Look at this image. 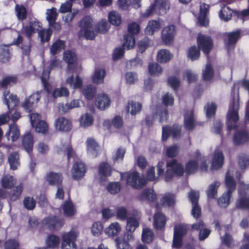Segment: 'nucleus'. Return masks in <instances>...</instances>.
<instances>
[{
	"instance_id": "nucleus-1",
	"label": "nucleus",
	"mask_w": 249,
	"mask_h": 249,
	"mask_svg": "<svg viewBox=\"0 0 249 249\" xmlns=\"http://www.w3.org/2000/svg\"><path fill=\"white\" fill-rule=\"evenodd\" d=\"M195 160H190L186 164L185 171L188 174L195 173L198 168L197 161L201 160L199 153L197 151L195 153ZM167 170L165 174V180L169 181L174 176H182L184 169L182 165L177 162L175 160H173L166 164Z\"/></svg>"
},
{
	"instance_id": "nucleus-2",
	"label": "nucleus",
	"mask_w": 249,
	"mask_h": 249,
	"mask_svg": "<svg viewBox=\"0 0 249 249\" xmlns=\"http://www.w3.org/2000/svg\"><path fill=\"white\" fill-rule=\"evenodd\" d=\"M81 29L78 33V37L92 40L97 35V31L93 25V20L90 16L85 17L80 22Z\"/></svg>"
},
{
	"instance_id": "nucleus-3",
	"label": "nucleus",
	"mask_w": 249,
	"mask_h": 249,
	"mask_svg": "<svg viewBox=\"0 0 249 249\" xmlns=\"http://www.w3.org/2000/svg\"><path fill=\"white\" fill-rule=\"evenodd\" d=\"M239 108L238 95H234L232 101L230 105L229 111L227 114V125L229 129H232L235 128V125L233 124L239 120L238 110Z\"/></svg>"
},
{
	"instance_id": "nucleus-4",
	"label": "nucleus",
	"mask_w": 249,
	"mask_h": 249,
	"mask_svg": "<svg viewBox=\"0 0 249 249\" xmlns=\"http://www.w3.org/2000/svg\"><path fill=\"white\" fill-rule=\"evenodd\" d=\"M78 236L79 232L74 230L64 233L61 236V249H77L75 242Z\"/></svg>"
},
{
	"instance_id": "nucleus-5",
	"label": "nucleus",
	"mask_w": 249,
	"mask_h": 249,
	"mask_svg": "<svg viewBox=\"0 0 249 249\" xmlns=\"http://www.w3.org/2000/svg\"><path fill=\"white\" fill-rule=\"evenodd\" d=\"M239 189V198L236 202L237 208L249 210V185L240 182Z\"/></svg>"
},
{
	"instance_id": "nucleus-6",
	"label": "nucleus",
	"mask_w": 249,
	"mask_h": 249,
	"mask_svg": "<svg viewBox=\"0 0 249 249\" xmlns=\"http://www.w3.org/2000/svg\"><path fill=\"white\" fill-rule=\"evenodd\" d=\"M170 8V4L166 0H156L155 3L147 8L142 14V17L146 18L151 16L154 11L165 13Z\"/></svg>"
},
{
	"instance_id": "nucleus-7",
	"label": "nucleus",
	"mask_w": 249,
	"mask_h": 249,
	"mask_svg": "<svg viewBox=\"0 0 249 249\" xmlns=\"http://www.w3.org/2000/svg\"><path fill=\"white\" fill-rule=\"evenodd\" d=\"M121 176L122 178H126L127 184L133 188H140L145 183V180L137 172L121 174Z\"/></svg>"
},
{
	"instance_id": "nucleus-8",
	"label": "nucleus",
	"mask_w": 249,
	"mask_h": 249,
	"mask_svg": "<svg viewBox=\"0 0 249 249\" xmlns=\"http://www.w3.org/2000/svg\"><path fill=\"white\" fill-rule=\"evenodd\" d=\"M197 42L199 48L205 53H209L212 49L213 42L209 36L199 34L197 38Z\"/></svg>"
},
{
	"instance_id": "nucleus-9",
	"label": "nucleus",
	"mask_w": 249,
	"mask_h": 249,
	"mask_svg": "<svg viewBox=\"0 0 249 249\" xmlns=\"http://www.w3.org/2000/svg\"><path fill=\"white\" fill-rule=\"evenodd\" d=\"M188 197L192 204V214L195 218H198L201 214V209L198 204L197 201L199 197L197 192L191 191Z\"/></svg>"
},
{
	"instance_id": "nucleus-10",
	"label": "nucleus",
	"mask_w": 249,
	"mask_h": 249,
	"mask_svg": "<svg viewBox=\"0 0 249 249\" xmlns=\"http://www.w3.org/2000/svg\"><path fill=\"white\" fill-rule=\"evenodd\" d=\"M176 28L173 25L164 27L162 30L161 38L162 41L166 44L171 43L176 35Z\"/></svg>"
},
{
	"instance_id": "nucleus-11",
	"label": "nucleus",
	"mask_w": 249,
	"mask_h": 249,
	"mask_svg": "<svg viewBox=\"0 0 249 249\" xmlns=\"http://www.w3.org/2000/svg\"><path fill=\"white\" fill-rule=\"evenodd\" d=\"M186 232V227L183 225L175 226L174 228V234L173 246L176 248H179L182 245V236Z\"/></svg>"
},
{
	"instance_id": "nucleus-12",
	"label": "nucleus",
	"mask_w": 249,
	"mask_h": 249,
	"mask_svg": "<svg viewBox=\"0 0 249 249\" xmlns=\"http://www.w3.org/2000/svg\"><path fill=\"white\" fill-rule=\"evenodd\" d=\"M86 172L85 165L82 162H75L72 166L71 173L73 179L79 180L82 178Z\"/></svg>"
},
{
	"instance_id": "nucleus-13",
	"label": "nucleus",
	"mask_w": 249,
	"mask_h": 249,
	"mask_svg": "<svg viewBox=\"0 0 249 249\" xmlns=\"http://www.w3.org/2000/svg\"><path fill=\"white\" fill-rule=\"evenodd\" d=\"M63 58L66 63H68V70L69 72L74 71L77 67L76 62L77 57L75 53L70 51H68L64 53Z\"/></svg>"
},
{
	"instance_id": "nucleus-14",
	"label": "nucleus",
	"mask_w": 249,
	"mask_h": 249,
	"mask_svg": "<svg viewBox=\"0 0 249 249\" xmlns=\"http://www.w3.org/2000/svg\"><path fill=\"white\" fill-rule=\"evenodd\" d=\"M42 223L50 229H58L63 225L64 220L55 216H50L44 219Z\"/></svg>"
},
{
	"instance_id": "nucleus-15",
	"label": "nucleus",
	"mask_w": 249,
	"mask_h": 249,
	"mask_svg": "<svg viewBox=\"0 0 249 249\" xmlns=\"http://www.w3.org/2000/svg\"><path fill=\"white\" fill-rule=\"evenodd\" d=\"M45 89L49 94V96L53 98H56L61 96H68L69 91L68 89L64 87L52 89L50 85H45Z\"/></svg>"
},
{
	"instance_id": "nucleus-16",
	"label": "nucleus",
	"mask_w": 249,
	"mask_h": 249,
	"mask_svg": "<svg viewBox=\"0 0 249 249\" xmlns=\"http://www.w3.org/2000/svg\"><path fill=\"white\" fill-rule=\"evenodd\" d=\"M23 187L20 184L18 186L14 187L13 190L9 192L6 191L3 194H0V195L5 198H9V200L11 201H16L18 200L21 195Z\"/></svg>"
},
{
	"instance_id": "nucleus-17",
	"label": "nucleus",
	"mask_w": 249,
	"mask_h": 249,
	"mask_svg": "<svg viewBox=\"0 0 249 249\" xmlns=\"http://www.w3.org/2000/svg\"><path fill=\"white\" fill-rule=\"evenodd\" d=\"M180 128L179 126L174 125L172 127L167 126L162 127V140H166L169 135H172L173 138H177L180 134Z\"/></svg>"
},
{
	"instance_id": "nucleus-18",
	"label": "nucleus",
	"mask_w": 249,
	"mask_h": 249,
	"mask_svg": "<svg viewBox=\"0 0 249 249\" xmlns=\"http://www.w3.org/2000/svg\"><path fill=\"white\" fill-rule=\"evenodd\" d=\"M233 170H229L226 173L225 179V184L227 189V193L231 194L236 188V184L233 178Z\"/></svg>"
},
{
	"instance_id": "nucleus-19",
	"label": "nucleus",
	"mask_w": 249,
	"mask_h": 249,
	"mask_svg": "<svg viewBox=\"0 0 249 249\" xmlns=\"http://www.w3.org/2000/svg\"><path fill=\"white\" fill-rule=\"evenodd\" d=\"M86 143L88 154L92 157H96L98 154L99 147L95 139L89 138L87 140Z\"/></svg>"
},
{
	"instance_id": "nucleus-20",
	"label": "nucleus",
	"mask_w": 249,
	"mask_h": 249,
	"mask_svg": "<svg viewBox=\"0 0 249 249\" xmlns=\"http://www.w3.org/2000/svg\"><path fill=\"white\" fill-rule=\"evenodd\" d=\"M3 100L9 109L14 108L19 103L17 96L10 93L9 91H5L3 92Z\"/></svg>"
},
{
	"instance_id": "nucleus-21",
	"label": "nucleus",
	"mask_w": 249,
	"mask_h": 249,
	"mask_svg": "<svg viewBox=\"0 0 249 249\" xmlns=\"http://www.w3.org/2000/svg\"><path fill=\"white\" fill-rule=\"evenodd\" d=\"M72 125L71 121L64 117L58 118L55 122V128L61 131H68L71 128Z\"/></svg>"
},
{
	"instance_id": "nucleus-22",
	"label": "nucleus",
	"mask_w": 249,
	"mask_h": 249,
	"mask_svg": "<svg viewBox=\"0 0 249 249\" xmlns=\"http://www.w3.org/2000/svg\"><path fill=\"white\" fill-rule=\"evenodd\" d=\"M224 161V156L222 152L219 150L215 151L213 156L212 169H218L221 167Z\"/></svg>"
},
{
	"instance_id": "nucleus-23",
	"label": "nucleus",
	"mask_w": 249,
	"mask_h": 249,
	"mask_svg": "<svg viewBox=\"0 0 249 249\" xmlns=\"http://www.w3.org/2000/svg\"><path fill=\"white\" fill-rule=\"evenodd\" d=\"M164 161L159 162L157 165L158 168V176L156 177L155 174L154 167H152L149 169L147 172V178L148 180L153 181L156 179L159 176L162 175L164 173Z\"/></svg>"
},
{
	"instance_id": "nucleus-24",
	"label": "nucleus",
	"mask_w": 249,
	"mask_h": 249,
	"mask_svg": "<svg viewBox=\"0 0 249 249\" xmlns=\"http://www.w3.org/2000/svg\"><path fill=\"white\" fill-rule=\"evenodd\" d=\"M96 103L98 108L101 110H105L109 107L110 100L106 94L100 93L97 96Z\"/></svg>"
},
{
	"instance_id": "nucleus-25",
	"label": "nucleus",
	"mask_w": 249,
	"mask_h": 249,
	"mask_svg": "<svg viewBox=\"0 0 249 249\" xmlns=\"http://www.w3.org/2000/svg\"><path fill=\"white\" fill-rule=\"evenodd\" d=\"M40 27L39 23L36 21L31 22L27 26L23 27L21 32L22 34L30 37L32 34L39 30Z\"/></svg>"
},
{
	"instance_id": "nucleus-26",
	"label": "nucleus",
	"mask_w": 249,
	"mask_h": 249,
	"mask_svg": "<svg viewBox=\"0 0 249 249\" xmlns=\"http://www.w3.org/2000/svg\"><path fill=\"white\" fill-rule=\"evenodd\" d=\"M141 217L140 213L137 215L132 216L127 219L126 230L130 232L134 231L139 225V220Z\"/></svg>"
},
{
	"instance_id": "nucleus-27",
	"label": "nucleus",
	"mask_w": 249,
	"mask_h": 249,
	"mask_svg": "<svg viewBox=\"0 0 249 249\" xmlns=\"http://www.w3.org/2000/svg\"><path fill=\"white\" fill-rule=\"evenodd\" d=\"M84 105V102L80 99L73 100L70 103H67L65 105L60 104L58 106L59 109L65 112L73 108L79 107Z\"/></svg>"
},
{
	"instance_id": "nucleus-28",
	"label": "nucleus",
	"mask_w": 249,
	"mask_h": 249,
	"mask_svg": "<svg viewBox=\"0 0 249 249\" xmlns=\"http://www.w3.org/2000/svg\"><path fill=\"white\" fill-rule=\"evenodd\" d=\"M240 37L239 31L231 32L228 34V38L225 39V44L228 50L231 48Z\"/></svg>"
},
{
	"instance_id": "nucleus-29",
	"label": "nucleus",
	"mask_w": 249,
	"mask_h": 249,
	"mask_svg": "<svg viewBox=\"0 0 249 249\" xmlns=\"http://www.w3.org/2000/svg\"><path fill=\"white\" fill-rule=\"evenodd\" d=\"M161 24L159 21L155 20L149 21L144 29L145 34L147 35H153L155 32L160 30Z\"/></svg>"
},
{
	"instance_id": "nucleus-30",
	"label": "nucleus",
	"mask_w": 249,
	"mask_h": 249,
	"mask_svg": "<svg viewBox=\"0 0 249 249\" xmlns=\"http://www.w3.org/2000/svg\"><path fill=\"white\" fill-rule=\"evenodd\" d=\"M249 139V134L245 130H239L236 132L233 137V142L236 145L244 143Z\"/></svg>"
},
{
	"instance_id": "nucleus-31",
	"label": "nucleus",
	"mask_w": 249,
	"mask_h": 249,
	"mask_svg": "<svg viewBox=\"0 0 249 249\" xmlns=\"http://www.w3.org/2000/svg\"><path fill=\"white\" fill-rule=\"evenodd\" d=\"M105 76L106 71L104 69L96 68L92 76L93 83L96 84L102 83L104 82Z\"/></svg>"
},
{
	"instance_id": "nucleus-32",
	"label": "nucleus",
	"mask_w": 249,
	"mask_h": 249,
	"mask_svg": "<svg viewBox=\"0 0 249 249\" xmlns=\"http://www.w3.org/2000/svg\"><path fill=\"white\" fill-rule=\"evenodd\" d=\"M66 83L73 89H80L83 85V81L78 75L74 77L73 75L69 76L66 80Z\"/></svg>"
},
{
	"instance_id": "nucleus-33",
	"label": "nucleus",
	"mask_w": 249,
	"mask_h": 249,
	"mask_svg": "<svg viewBox=\"0 0 249 249\" xmlns=\"http://www.w3.org/2000/svg\"><path fill=\"white\" fill-rule=\"evenodd\" d=\"M154 226L158 230L161 229L165 225L166 219L160 212L156 213L153 216Z\"/></svg>"
},
{
	"instance_id": "nucleus-34",
	"label": "nucleus",
	"mask_w": 249,
	"mask_h": 249,
	"mask_svg": "<svg viewBox=\"0 0 249 249\" xmlns=\"http://www.w3.org/2000/svg\"><path fill=\"white\" fill-rule=\"evenodd\" d=\"M93 117L91 114L84 113L79 118L80 126L83 128L88 127L93 124Z\"/></svg>"
},
{
	"instance_id": "nucleus-35",
	"label": "nucleus",
	"mask_w": 249,
	"mask_h": 249,
	"mask_svg": "<svg viewBox=\"0 0 249 249\" xmlns=\"http://www.w3.org/2000/svg\"><path fill=\"white\" fill-rule=\"evenodd\" d=\"M160 204L164 207L173 206L176 203L175 196L174 194L166 193L160 198Z\"/></svg>"
},
{
	"instance_id": "nucleus-36",
	"label": "nucleus",
	"mask_w": 249,
	"mask_h": 249,
	"mask_svg": "<svg viewBox=\"0 0 249 249\" xmlns=\"http://www.w3.org/2000/svg\"><path fill=\"white\" fill-rule=\"evenodd\" d=\"M41 91H37L30 96L28 100L25 101L22 104V106L25 109H29L33 104L37 103L40 99Z\"/></svg>"
},
{
	"instance_id": "nucleus-37",
	"label": "nucleus",
	"mask_w": 249,
	"mask_h": 249,
	"mask_svg": "<svg viewBox=\"0 0 249 249\" xmlns=\"http://www.w3.org/2000/svg\"><path fill=\"white\" fill-rule=\"evenodd\" d=\"M121 231V227L119 223L115 222L111 223L105 230L106 233L110 236H114L119 234Z\"/></svg>"
},
{
	"instance_id": "nucleus-38",
	"label": "nucleus",
	"mask_w": 249,
	"mask_h": 249,
	"mask_svg": "<svg viewBox=\"0 0 249 249\" xmlns=\"http://www.w3.org/2000/svg\"><path fill=\"white\" fill-rule=\"evenodd\" d=\"M172 57L173 55L166 49L160 50L157 54V59L160 63H166L169 61Z\"/></svg>"
},
{
	"instance_id": "nucleus-39",
	"label": "nucleus",
	"mask_w": 249,
	"mask_h": 249,
	"mask_svg": "<svg viewBox=\"0 0 249 249\" xmlns=\"http://www.w3.org/2000/svg\"><path fill=\"white\" fill-rule=\"evenodd\" d=\"M112 168L107 163L102 162L99 166V175L101 178L110 176L112 172Z\"/></svg>"
},
{
	"instance_id": "nucleus-40",
	"label": "nucleus",
	"mask_w": 249,
	"mask_h": 249,
	"mask_svg": "<svg viewBox=\"0 0 249 249\" xmlns=\"http://www.w3.org/2000/svg\"><path fill=\"white\" fill-rule=\"evenodd\" d=\"M20 132L18 126L13 124L9 126L8 132L6 134V136L8 139H11L12 141H16L19 137Z\"/></svg>"
},
{
	"instance_id": "nucleus-41",
	"label": "nucleus",
	"mask_w": 249,
	"mask_h": 249,
	"mask_svg": "<svg viewBox=\"0 0 249 249\" xmlns=\"http://www.w3.org/2000/svg\"><path fill=\"white\" fill-rule=\"evenodd\" d=\"M220 185L219 181H214L210 184L206 191V194L209 198H213L217 195V190Z\"/></svg>"
},
{
	"instance_id": "nucleus-42",
	"label": "nucleus",
	"mask_w": 249,
	"mask_h": 249,
	"mask_svg": "<svg viewBox=\"0 0 249 249\" xmlns=\"http://www.w3.org/2000/svg\"><path fill=\"white\" fill-rule=\"evenodd\" d=\"M8 162L11 169L16 170L20 165L19 157L17 152H13L8 157Z\"/></svg>"
},
{
	"instance_id": "nucleus-43",
	"label": "nucleus",
	"mask_w": 249,
	"mask_h": 249,
	"mask_svg": "<svg viewBox=\"0 0 249 249\" xmlns=\"http://www.w3.org/2000/svg\"><path fill=\"white\" fill-rule=\"evenodd\" d=\"M184 125L188 130L194 129L195 123L193 117V111L190 110L184 115Z\"/></svg>"
},
{
	"instance_id": "nucleus-44",
	"label": "nucleus",
	"mask_w": 249,
	"mask_h": 249,
	"mask_svg": "<svg viewBox=\"0 0 249 249\" xmlns=\"http://www.w3.org/2000/svg\"><path fill=\"white\" fill-rule=\"evenodd\" d=\"M63 213L67 216L74 215L76 213V209L71 201H66L62 206Z\"/></svg>"
},
{
	"instance_id": "nucleus-45",
	"label": "nucleus",
	"mask_w": 249,
	"mask_h": 249,
	"mask_svg": "<svg viewBox=\"0 0 249 249\" xmlns=\"http://www.w3.org/2000/svg\"><path fill=\"white\" fill-rule=\"evenodd\" d=\"M10 57V51L8 46H0V61L5 63L9 61Z\"/></svg>"
},
{
	"instance_id": "nucleus-46",
	"label": "nucleus",
	"mask_w": 249,
	"mask_h": 249,
	"mask_svg": "<svg viewBox=\"0 0 249 249\" xmlns=\"http://www.w3.org/2000/svg\"><path fill=\"white\" fill-rule=\"evenodd\" d=\"M232 14V10L228 6H224L221 8L219 17L221 20L227 21L231 19Z\"/></svg>"
},
{
	"instance_id": "nucleus-47",
	"label": "nucleus",
	"mask_w": 249,
	"mask_h": 249,
	"mask_svg": "<svg viewBox=\"0 0 249 249\" xmlns=\"http://www.w3.org/2000/svg\"><path fill=\"white\" fill-rule=\"evenodd\" d=\"M65 42L61 40H57L54 42L50 48V53L53 55H55L64 49Z\"/></svg>"
},
{
	"instance_id": "nucleus-48",
	"label": "nucleus",
	"mask_w": 249,
	"mask_h": 249,
	"mask_svg": "<svg viewBox=\"0 0 249 249\" xmlns=\"http://www.w3.org/2000/svg\"><path fill=\"white\" fill-rule=\"evenodd\" d=\"M47 181L52 185H57L62 180L61 175L55 173H50L46 177Z\"/></svg>"
},
{
	"instance_id": "nucleus-49",
	"label": "nucleus",
	"mask_w": 249,
	"mask_h": 249,
	"mask_svg": "<svg viewBox=\"0 0 249 249\" xmlns=\"http://www.w3.org/2000/svg\"><path fill=\"white\" fill-rule=\"evenodd\" d=\"M22 144L25 150L28 153L32 149L33 145V139L32 135L28 133L26 134L22 139Z\"/></svg>"
},
{
	"instance_id": "nucleus-50",
	"label": "nucleus",
	"mask_w": 249,
	"mask_h": 249,
	"mask_svg": "<svg viewBox=\"0 0 249 249\" xmlns=\"http://www.w3.org/2000/svg\"><path fill=\"white\" fill-rule=\"evenodd\" d=\"M140 198L142 200H148L149 201H153L156 198V194L153 189H146L141 195Z\"/></svg>"
},
{
	"instance_id": "nucleus-51",
	"label": "nucleus",
	"mask_w": 249,
	"mask_h": 249,
	"mask_svg": "<svg viewBox=\"0 0 249 249\" xmlns=\"http://www.w3.org/2000/svg\"><path fill=\"white\" fill-rule=\"evenodd\" d=\"M154 238V233L152 230L147 227L143 228L142 235V241L146 243H150Z\"/></svg>"
},
{
	"instance_id": "nucleus-52",
	"label": "nucleus",
	"mask_w": 249,
	"mask_h": 249,
	"mask_svg": "<svg viewBox=\"0 0 249 249\" xmlns=\"http://www.w3.org/2000/svg\"><path fill=\"white\" fill-rule=\"evenodd\" d=\"M46 246L48 248L54 249L59 244V238L54 235H50L46 239Z\"/></svg>"
},
{
	"instance_id": "nucleus-53",
	"label": "nucleus",
	"mask_w": 249,
	"mask_h": 249,
	"mask_svg": "<svg viewBox=\"0 0 249 249\" xmlns=\"http://www.w3.org/2000/svg\"><path fill=\"white\" fill-rule=\"evenodd\" d=\"M18 78L17 76L10 75L3 78L1 82L0 86L2 87H6L11 86L17 83Z\"/></svg>"
},
{
	"instance_id": "nucleus-54",
	"label": "nucleus",
	"mask_w": 249,
	"mask_h": 249,
	"mask_svg": "<svg viewBox=\"0 0 249 249\" xmlns=\"http://www.w3.org/2000/svg\"><path fill=\"white\" fill-rule=\"evenodd\" d=\"M16 183V180L10 175H6L1 179L2 186L5 188H11Z\"/></svg>"
},
{
	"instance_id": "nucleus-55",
	"label": "nucleus",
	"mask_w": 249,
	"mask_h": 249,
	"mask_svg": "<svg viewBox=\"0 0 249 249\" xmlns=\"http://www.w3.org/2000/svg\"><path fill=\"white\" fill-rule=\"evenodd\" d=\"M142 109V105L138 102H131L128 103L127 107V110L132 115H136L139 113Z\"/></svg>"
},
{
	"instance_id": "nucleus-56",
	"label": "nucleus",
	"mask_w": 249,
	"mask_h": 249,
	"mask_svg": "<svg viewBox=\"0 0 249 249\" xmlns=\"http://www.w3.org/2000/svg\"><path fill=\"white\" fill-rule=\"evenodd\" d=\"M148 69L149 73L151 75H158L162 71L161 66L156 63H150Z\"/></svg>"
},
{
	"instance_id": "nucleus-57",
	"label": "nucleus",
	"mask_w": 249,
	"mask_h": 249,
	"mask_svg": "<svg viewBox=\"0 0 249 249\" xmlns=\"http://www.w3.org/2000/svg\"><path fill=\"white\" fill-rule=\"evenodd\" d=\"M109 20L112 24L119 25L122 22V18L119 13L112 11L109 13L108 15Z\"/></svg>"
},
{
	"instance_id": "nucleus-58",
	"label": "nucleus",
	"mask_w": 249,
	"mask_h": 249,
	"mask_svg": "<svg viewBox=\"0 0 249 249\" xmlns=\"http://www.w3.org/2000/svg\"><path fill=\"white\" fill-rule=\"evenodd\" d=\"M213 76V70L210 64H206L202 71L203 78L205 81L211 80Z\"/></svg>"
},
{
	"instance_id": "nucleus-59",
	"label": "nucleus",
	"mask_w": 249,
	"mask_h": 249,
	"mask_svg": "<svg viewBox=\"0 0 249 249\" xmlns=\"http://www.w3.org/2000/svg\"><path fill=\"white\" fill-rule=\"evenodd\" d=\"M96 92V90L95 87L91 85L85 87L83 90V93L88 100L92 99Z\"/></svg>"
},
{
	"instance_id": "nucleus-60",
	"label": "nucleus",
	"mask_w": 249,
	"mask_h": 249,
	"mask_svg": "<svg viewBox=\"0 0 249 249\" xmlns=\"http://www.w3.org/2000/svg\"><path fill=\"white\" fill-rule=\"evenodd\" d=\"M231 194L226 193L218 199V204L221 207L225 208L230 203Z\"/></svg>"
},
{
	"instance_id": "nucleus-61",
	"label": "nucleus",
	"mask_w": 249,
	"mask_h": 249,
	"mask_svg": "<svg viewBox=\"0 0 249 249\" xmlns=\"http://www.w3.org/2000/svg\"><path fill=\"white\" fill-rule=\"evenodd\" d=\"M46 13L47 15L46 18L49 23H51L55 21L58 15L56 9L55 8L52 7L51 9H47Z\"/></svg>"
},
{
	"instance_id": "nucleus-62",
	"label": "nucleus",
	"mask_w": 249,
	"mask_h": 249,
	"mask_svg": "<svg viewBox=\"0 0 249 249\" xmlns=\"http://www.w3.org/2000/svg\"><path fill=\"white\" fill-rule=\"evenodd\" d=\"M34 127H35L36 131L37 133L45 134L48 130V125L44 121L37 122Z\"/></svg>"
},
{
	"instance_id": "nucleus-63",
	"label": "nucleus",
	"mask_w": 249,
	"mask_h": 249,
	"mask_svg": "<svg viewBox=\"0 0 249 249\" xmlns=\"http://www.w3.org/2000/svg\"><path fill=\"white\" fill-rule=\"evenodd\" d=\"M125 42L123 43V47L127 50L132 49L135 45V40L132 36L127 35L124 36Z\"/></svg>"
},
{
	"instance_id": "nucleus-64",
	"label": "nucleus",
	"mask_w": 249,
	"mask_h": 249,
	"mask_svg": "<svg viewBox=\"0 0 249 249\" xmlns=\"http://www.w3.org/2000/svg\"><path fill=\"white\" fill-rule=\"evenodd\" d=\"M188 56L192 61L196 60L200 56V51L196 47L192 46L188 50Z\"/></svg>"
}]
</instances>
